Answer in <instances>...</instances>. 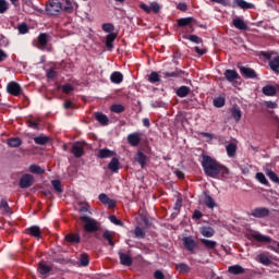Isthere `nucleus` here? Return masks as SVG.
Wrapping results in <instances>:
<instances>
[{"label": "nucleus", "mask_w": 279, "mask_h": 279, "mask_svg": "<svg viewBox=\"0 0 279 279\" xmlns=\"http://www.w3.org/2000/svg\"><path fill=\"white\" fill-rule=\"evenodd\" d=\"M38 123H40V120L34 121V120H27L26 125L31 128L32 130H38Z\"/></svg>", "instance_id": "052dcab7"}, {"label": "nucleus", "mask_w": 279, "mask_h": 279, "mask_svg": "<svg viewBox=\"0 0 279 279\" xmlns=\"http://www.w3.org/2000/svg\"><path fill=\"white\" fill-rule=\"evenodd\" d=\"M101 29H102V32H106V34H113L112 32H114V24L104 23L101 25Z\"/></svg>", "instance_id": "c03bdc74"}, {"label": "nucleus", "mask_w": 279, "mask_h": 279, "mask_svg": "<svg viewBox=\"0 0 279 279\" xmlns=\"http://www.w3.org/2000/svg\"><path fill=\"white\" fill-rule=\"evenodd\" d=\"M118 254H119L121 265H123L124 267H132V263H134V259H132V256L123 252H119Z\"/></svg>", "instance_id": "a211bd4d"}, {"label": "nucleus", "mask_w": 279, "mask_h": 279, "mask_svg": "<svg viewBox=\"0 0 279 279\" xmlns=\"http://www.w3.org/2000/svg\"><path fill=\"white\" fill-rule=\"evenodd\" d=\"M89 264H90V258L88 257V254H82L81 255V265L83 267H88Z\"/></svg>", "instance_id": "13d9d810"}, {"label": "nucleus", "mask_w": 279, "mask_h": 279, "mask_svg": "<svg viewBox=\"0 0 279 279\" xmlns=\"http://www.w3.org/2000/svg\"><path fill=\"white\" fill-rule=\"evenodd\" d=\"M102 238L105 239V241H108V244H109L111 247H114V240H112V233H110V231L106 230V231L102 233Z\"/></svg>", "instance_id": "37998d69"}, {"label": "nucleus", "mask_w": 279, "mask_h": 279, "mask_svg": "<svg viewBox=\"0 0 279 279\" xmlns=\"http://www.w3.org/2000/svg\"><path fill=\"white\" fill-rule=\"evenodd\" d=\"M148 82L150 84H156V82H160V74H158V72H151L148 75Z\"/></svg>", "instance_id": "8fccbe9b"}, {"label": "nucleus", "mask_w": 279, "mask_h": 279, "mask_svg": "<svg viewBox=\"0 0 279 279\" xmlns=\"http://www.w3.org/2000/svg\"><path fill=\"white\" fill-rule=\"evenodd\" d=\"M95 119L100 123V125H108L110 123V119H108V116L101 112H96L95 113Z\"/></svg>", "instance_id": "7c9ffc66"}, {"label": "nucleus", "mask_w": 279, "mask_h": 279, "mask_svg": "<svg viewBox=\"0 0 279 279\" xmlns=\"http://www.w3.org/2000/svg\"><path fill=\"white\" fill-rule=\"evenodd\" d=\"M66 14H73V4L71 1H66V5L62 9Z\"/></svg>", "instance_id": "0e129e2a"}, {"label": "nucleus", "mask_w": 279, "mask_h": 279, "mask_svg": "<svg viewBox=\"0 0 279 279\" xmlns=\"http://www.w3.org/2000/svg\"><path fill=\"white\" fill-rule=\"evenodd\" d=\"M34 184V175L26 173L20 179V189H29Z\"/></svg>", "instance_id": "ddd939ff"}, {"label": "nucleus", "mask_w": 279, "mask_h": 279, "mask_svg": "<svg viewBox=\"0 0 279 279\" xmlns=\"http://www.w3.org/2000/svg\"><path fill=\"white\" fill-rule=\"evenodd\" d=\"M133 232L135 234V239H145L146 236L145 230L141 227H135Z\"/></svg>", "instance_id": "09e8293b"}, {"label": "nucleus", "mask_w": 279, "mask_h": 279, "mask_svg": "<svg viewBox=\"0 0 279 279\" xmlns=\"http://www.w3.org/2000/svg\"><path fill=\"white\" fill-rule=\"evenodd\" d=\"M39 49H46L49 43V35L47 33H40L37 37Z\"/></svg>", "instance_id": "393cba45"}, {"label": "nucleus", "mask_w": 279, "mask_h": 279, "mask_svg": "<svg viewBox=\"0 0 279 279\" xmlns=\"http://www.w3.org/2000/svg\"><path fill=\"white\" fill-rule=\"evenodd\" d=\"M180 208H182V198L181 197L177 198V202L173 207L174 213L172 214V216L178 217V215H180Z\"/></svg>", "instance_id": "49530a36"}, {"label": "nucleus", "mask_w": 279, "mask_h": 279, "mask_svg": "<svg viewBox=\"0 0 279 279\" xmlns=\"http://www.w3.org/2000/svg\"><path fill=\"white\" fill-rule=\"evenodd\" d=\"M61 89H62V93H64L65 95H69L70 93H73L74 87H73V85L68 83V84L62 85Z\"/></svg>", "instance_id": "bf43d9fd"}, {"label": "nucleus", "mask_w": 279, "mask_h": 279, "mask_svg": "<svg viewBox=\"0 0 279 279\" xmlns=\"http://www.w3.org/2000/svg\"><path fill=\"white\" fill-rule=\"evenodd\" d=\"M228 272L232 274V276H241V274H245V268L241 265L229 266Z\"/></svg>", "instance_id": "bb28decb"}, {"label": "nucleus", "mask_w": 279, "mask_h": 279, "mask_svg": "<svg viewBox=\"0 0 279 279\" xmlns=\"http://www.w3.org/2000/svg\"><path fill=\"white\" fill-rule=\"evenodd\" d=\"M165 80H169V77L173 80H178V77H184L186 75V72L184 70H180L179 68H175L172 72H163L162 73Z\"/></svg>", "instance_id": "4468645a"}, {"label": "nucleus", "mask_w": 279, "mask_h": 279, "mask_svg": "<svg viewBox=\"0 0 279 279\" xmlns=\"http://www.w3.org/2000/svg\"><path fill=\"white\" fill-rule=\"evenodd\" d=\"M182 242H183V247H185V250L187 252H192L193 253L197 248V243L191 236L183 238Z\"/></svg>", "instance_id": "dca6fc26"}, {"label": "nucleus", "mask_w": 279, "mask_h": 279, "mask_svg": "<svg viewBox=\"0 0 279 279\" xmlns=\"http://www.w3.org/2000/svg\"><path fill=\"white\" fill-rule=\"evenodd\" d=\"M143 133L141 132H134L128 135L126 141L129 143V145H131V147H138V145H141V141Z\"/></svg>", "instance_id": "1a4fd4ad"}, {"label": "nucleus", "mask_w": 279, "mask_h": 279, "mask_svg": "<svg viewBox=\"0 0 279 279\" xmlns=\"http://www.w3.org/2000/svg\"><path fill=\"white\" fill-rule=\"evenodd\" d=\"M109 171H112V173H117L119 169H121V162H119V159L117 157H113L111 161L108 165Z\"/></svg>", "instance_id": "cd10ccee"}, {"label": "nucleus", "mask_w": 279, "mask_h": 279, "mask_svg": "<svg viewBox=\"0 0 279 279\" xmlns=\"http://www.w3.org/2000/svg\"><path fill=\"white\" fill-rule=\"evenodd\" d=\"M64 239L68 243H72V245H77V243H81V241H82L80 233H68L64 236Z\"/></svg>", "instance_id": "5701e85b"}, {"label": "nucleus", "mask_w": 279, "mask_h": 279, "mask_svg": "<svg viewBox=\"0 0 279 279\" xmlns=\"http://www.w3.org/2000/svg\"><path fill=\"white\" fill-rule=\"evenodd\" d=\"M240 73L245 80H256L258 77L256 71L247 66H240Z\"/></svg>", "instance_id": "9d476101"}, {"label": "nucleus", "mask_w": 279, "mask_h": 279, "mask_svg": "<svg viewBox=\"0 0 279 279\" xmlns=\"http://www.w3.org/2000/svg\"><path fill=\"white\" fill-rule=\"evenodd\" d=\"M175 269L179 271V274H189V271H191V267L185 263L177 264Z\"/></svg>", "instance_id": "e433bc0d"}, {"label": "nucleus", "mask_w": 279, "mask_h": 279, "mask_svg": "<svg viewBox=\"0 0 279 279\" xmlns=\"http://www.w3.org/2000/svg\"><path fill=\"white\" fill-rule=\"evenodd\" d=\"M175 94L181 98L184 99V97H189V95L191 94V87L186 86V85H182L180 86Z\"/></svg>", "instance_id": "a878e982"}, {"label": "nucleus", "mask_w": 279, "mask_h": 279, "mask_svg": "<svg viewBox=\"0 0 279 279\" xmlns=\"http://www.w3.org/2000/svg\"><path fill=\"white\" fill-rule=\"evenodd\" d=\"M109 221L114 223V226H123V221L119 220L114 215L109 216Z\"/></svg>", "instance_id": "e2e57ef3"}, {"label": "nucleus", "mask_w": 279, "mask_h": 279, "mask_svg": "<svg viewBox=\"0 0 279 279\" xmlns=\"http://www.w3.org/2000/svg\"><path fill=\"white\" fill-rule=\"evenodd\" d=\"M214 106L215 108H223L226 106V98L217 97L214 99Z\"/></svg>", "instance_id": "603ef678"}, {"label": "nucleus", "mask_w": 279, "mask_h": 279, "mask_svg": "<svg viewBox=\"0 0 279 279\" xmlns=\"http://www.w3.org/2000/svg\"><path fill=\"white\" fill-rule=\"evenodd\" d=\"M81 221H83L84 231L88 234H95V232H99V229L101 228V223L90 216H81Z\"/></svg>", "instance_id": "f03ea898"}, {"label": "nucleus", "mask_w": 279, "mask_h": 279, "mask_svg": "<svg viewBox=\"0 0 279 279\" xmlns=\"http://www.w3.org/2000/svg\"><path fill=\"white\" fill-rule=\"evenodd\" d=\"M232 25L233 27H235L236 29H240L241 32L247 31V24L241 17L233 19Z\"/></svg>", "instance_id": "b1692460"}, {"label": "nucleus", "mask_w": 279, "mask_h": 279, "mask_svg": "<svg viewBox=\"0 0 279 279\" xmlns=\"http://www.w3.org/2000/svg\"><path fill=\"white\" fill-rule=\"evenodd\" d=\"M113 156H117V153L114 150H110L109 148H101L97 153V158H100L101 160L112 158Z\"/></svg>", "instance_id": "6ab92c4d"}, {"label": "nucleus", "mask_w": 279, "mask_h": 279, "mask_svg": "<svg viewBox=\"0 0 279 279\" xmlns=\"http://www.w3.org/2000/svg\"><path fill=\"white\" fill-rule=\"evenodd\" d=\"M110 110L116 114H121V112H125V107L121 104H114L110 107Z\"/></svg>", "instance_id": "a19ab883"}, {"label": "nucleus", "mask_w": 279, "mask_h": 279, "mask_svg": "<svg viewBox=\"0 0 279 279\" xmlns=\"http://www.w3.org/2000/svg\"><path fill=\"white\" fill-rule=\"evenodd\" d=\"M203 217H204V214H202L199 209H195L192 216L193 219H202Z\"/></svg>", "instance_id": "338daca9"}, {"label": "nucleus", "mask_w": 279, "mask_h": 279, "mask_svg": "<svg viewBox=\"0 0 279 279\" xmlns=\"http://www.w3.org/2000/svg\"><path fill=\"white\" fill-rule=\"evenodd\" d=\"M199 232L206 239H211V236H215V229L213 227H202Z\"/></svg>", "instance_id": "c756f323"}, {"label": "nucleus", "mask_w": 279, "mask_h": 279, "mask_svg": "<svg viewBox=\"0 0 279 279\" xmlns=\"http://www.w3.org/2000/svg\"><path fill=\"white\" fill-rule=\"evenodd\" d=\"M201 243L206 247V250H215L217 247V242L207 239H201Z\"/></svg>", "instance_id": "4c0bfd02"}, {"label": "nucleus", "mask_w": 279, "mask_h": 279, "mask_svg": "<svg viewBox=\"0 0 279 279\" xmlns=\"http://www.w3.org/2000/svg\"><path fill=\"white\" fill-rule=\"evenodd\" d=\"M135 162L140 163L141 169H145V167H147V155L138 150L135 155Z\"/></svg>", "instance_id": "412c9836"}, {"label": "nucleus", "mask_w": 279, "mask_h": 279, "mask_svg": "<svg viewBox=\"0 0 279 279\" xmlns=\"http://www.w3.org/2000/svg\"><path fill=\"white\" fill-rule=\"evenodd\" d=\"M141 10L146 12V14H158L160 12V5L158 2H151L150 5H147L145 3L140 4Z\"/></svg>", "instance_id": "9b49d317"}, {"label": "nucleus", "mask_w": 279, "mask_h": 279, "mask_svg": "<svg viewBox=\"0 0 279 279\" xmlns=\"http://www.w3.org/2000/svg\"><path fill=\"white\" fill-rule=\"evenodd\" d=\"M62 12V2L60 0H50L46 4V14L48 16H58Z\"/></svg>", "instance_id": "20e7f679"}, {"label": "nucleus", "mask_w": 279, "mask_h": 279, "mask_svg": "<svg viewBox=\"0 0 279 279\" xmlns=\"http://www.w3.org/2000/svg\"><path fill=\"white\" fill-rule=\"evenodd\" d=\"M226 149L229 158H234V156H236V144L230 143L226 146Z\"/></svg>", "instance_id": "c9c22d12"}, {"label": "nucleus", "mask_w": 279, "mask_h": 279, "mask_svg": "<svg viewBox=\"0 0 279 279\" xmlns=\"http://www.w3.org/2000/svg\"><path fill=\"white\" fill-rule=\"evenodd\" d=\"M250 239H254L255 241H258V243H276V245H268V250H271V252L279 254V242L274 241L269 235L251 233Z\"/></svg>", "instance_id": "7ed1b4c3"}, {"label": "nucleus", "mask_w": 279, "mask_h": 279, "mask_svg": "<svg viewBox=\"0 0 279 279\" xmlns=\"http://www.w3.org/2000/svg\"><path fill=\"white\" fill-rule=\"evenodd\" d=\"M262 93H264L266 97H274L276 95V87L272 85H266L263 87Z\"/></svg>", "instance_id": "f704fd0d"}, {"label": "nucleus", "mask_w": 279, "mask_h": 279, "mask_svg": "<svg viewBox=\"0 0 279 279\" xmlns=\"http://www.w3.org/2000/svg\"><path fill=\"white\" fill-rule=\"evenodd\" d=\"M193 23H196L195 17H181L177 20L178 27H189L193 32Z\"/></svg>", "instance_id": "2eb2a0df"}, {"label": "nucleus", "mask_w": 279, "mask_h": 279, "mask_svg": "<svg viewBox=\"0 0 279 279\" xmlns=\"http://www.w3.org/2000/svg\"><path fill=\"white\" fill-rule=\"evenodd\" d=\"M202 158L203 171L208 178L217 179L219 175L221 178H228V175H230V170L213 157L202 155Z\"/></svg>", "instance_id": "f257e3e1"}, {"label": "nucleus", "mask_w": 279, "mask_h": 279, "mask_svg": "<svg viewBox=\"0 0 279 279\" xmlns=\"http://www.w3.org/2000/svg\"><path fill=\"white\" fill-rule=\"evenodd\" d=\"M225 77L230 83L236 82V80H241L239 72H236V70H230V69L225 71Z\"/></svg>", "instance_id": "aec40b11"}, {"label": "nucleus", "mask_w": 279, "mask_h": 279, "mask_svg": "<svg viewBox=\"0 0 279 279\" xmlns=\"http://www.w3.org/2000/svg\"><path fill=\"white\" fill-rule=\"evenodd\" d=\"M7 145L9 147H21L23 145V140H21V137H11L8 140Z\"/></svg>", "instance_id": "473e14b6"}, {"label": "nucleus", "mask_w": 279, "mask_h": 279, "mask_svg": "<svg viewBox=\"0 0 279 279\" xmlns=\"http://www.w3.org/2000/svg\"><path fill=\"white\" fill-rule=\"evenodd\" d=\"M276 52H267L263 51L262 56L265 60H268V66L270 71H274L277 75H279V56L271 58Z\"/></svg>", "instance_id": "39448f33"}, {"label": "nucleus", "mask_w": 279, "mask_h": 279, "mask_svg": "<svg viewBox=\"0 0 279 279\" xmlns=\"http://www.w3.org/2000/svg\"><path fill=\"white\" fill-rule=\"evenodd\" d=\"M256 180H258V182H260V184H264L265 186H269V181L267 180V178L265 177V174L263 172L256 173Z\"/></svg>", "instance_id": "de8ad7c7"}, {"label": "nucleus", "mask_w": 279, "mask_h": 279, "mask_svg": "<svg viewBox=\"0 0 279 279\" xmlns=\"http://www.w3.org/2000/svg\"><path fill=\"white\" fill-rule=\"evenodd\" d=\"M86 143L84 142H75L72 146V154L75 158H82L84 156V147Z\"/></svg>", "instance_id": "f8f14e48"}, {"label": "nucleus", "mask_w": 279, "mask_h": 279, "mask_svg": "<svg viewBox=\"0 0 279 279\" xmlns=\"http://www.w3.org/2000/svg\"><path fill=\"white\" fill-rule=\"evenodd\" d=\"M269 208L267 207H256L251 210V216L255 217V219H265L266 217H269Z\"/></svg>", "instance_id": "0eeeda50"}, {"label": "nucleus", "mask_w": 279, "mask_h": 279, "mask_svg": "<svg viewBox=\"0 0 279 279\" xmlns=\"http://www.w3.org/2000/svg\"><path fill=\"white\" fill-rule=\"evenodd\" d=\"M231 117L234 119V121H241V117H242V113H241V109L239 108H233L231 110Z\"/></svg>", "instance_id": "3c124183"}, {"label": "nucleus", "mask_w": 279, "mask_h": 279, "mask_svg": "<svg viewBox=\"0 0 279 279\" xmlns=\"http://www.w3.org/2000/svg\"><path fill=\"white\" fill-rule=\"evenodd\" d=\"M37 271L40 276H47V274H50L51 271V266H49L47 262L40 260L38 263Z\"/></svg>", "instance_id": "4be33fe9"}, {"label": "nucleus", "mask_w": 279, "mask_h": 279, "mask_svg": "<svg viewBox=\"0 0 279 279\" xmlns=\"http://www.w3.org/2000/svg\"><path fill=\"white\" fill-rule=\"evenodd\" d=\"M114 40H117V33L108 34L106 37L107 49H112L114 47Z\"/></svg>", "instance_id": "2f4dec72"}, {"label": "nucleus", "mask_w": 279, "mask_h": 279, "mask_svg": "<svg viewBox=\"0 0 279 279\" xmlns=\"http://www.w3.org/2000/svg\"><path fill=\"white\" fill-rule=\"evenodd\" d=\"M110 82L112 84H121L123 82V73L114 71L110 75Z\"/></svg>", "instance_id": "c85d7f7f"}, {"label": "nucleus", "mask_w": 279, "mask_h": 279, "mask_svg": "<svg viewBox=\"0 0 279 279\" xmlns=\"http://www.w3.org/2000/svg\"><path fill=\"white\" fill-rule=\"evenodd\" d=\"M7 93L13 97H19L23 93V88H21L19 83L11 81L7 85Z\"/></svg>", "instance_id": "423d86ee"}, {"label": "nucleus", "mask_w": 279, "mask_h": 279, "mask_svg": "<svg viewBox=\"0 0 279 279\" xmlns=\"http://www.w3.org/2000/svg\"><path fill=\"white\" fill-rule=\"evenodd\" d=\"M31 173H35L36 175H43L45 173V168L38 165H31L29 166Z\"/></svg>", "instance_id": "ea45409f"}, {"label": "nucleus", "mask_w": 279, "mask_h": 279, "mask_svg": "<svg viewBox=\"0 0 279 279\" xmlns=\"http://www.w3.org/2000/svg\"><path fill=\"white\" fill-rule=\"evenodd\" d=\"M8 12V1L0 0V14H5Z\"/></svg>", "instance_id": "680f3d73"}, {"label": "nucleus", "mask_w": 279, "mask_h": 279, "mask_svg": "<svg viewBox=\"0 0 279 279\" xmlns=\"http://www.w3.org/2000/svg\"><path fill=\"white\" fill-rule=\"evenodd\" d=\"M24 232L25 234H28V236H34V239L43 238V231H40V227L38 226L28 227Z\"/></svg>", "instance_id": "f3484780"}, {"label": "nucleus", "mask_w": 279, "mask_h": 279, "mask_svg": "<svg viewBox=\"0 0 279 279\" xmlns=\"http://www.w3.org/2000/svg\"><path fill=\"white\" fill-rule=\"evenodd\" d=\"M257 258H258L259 263L262 265H265L266 267H269V265H271V260L265 254H259L257 256Z\"/></svg>", "instance_id": "a18cd8bd"}, {"label": "nucleus", "mask_w": 279, "mask_h": 279, "mask_svg": "<svg viewBox=\"0 0 279 279\" xmlns=\"http://www.w3.org/2000/svg\"><path fill=\"white\" fill-rule=\"evenodd\" d=\"M231 8H240V10H255L256 5L245 0H233L231 3Z\"/></svg>", "instance_id": "6e6552de"}, {"label": "nucleus", "mask_w": 279, "mask_h": 279, "mask_svg": "<svg viewBox=\"0 0 279 279\" xmlns=\"http://www.w3.org/2000/svg\"><path fill=\"white\" fill-rule=\"evenodd\" d=\"M98 199H99V202H101V204H105V206H106V204H108L110 197H108L105 193H101V194H99Z\"/></svg>", "instance_id": "69168bd1"}, {"label": "nucleus", "mask_w": 279, "mask_h": 279, "mask_svg": "<svg viewBox=\"0 0 279 279\" xmlns=\"http://www.w3.org/2000/svg\"><path fill=\"white\" fill-rule=\"evenodd\" d=\"M49 136L47 135H39V136H36L34 137V143L36 145H47V143H49Z\"/></svg>", "instance_id": "58836bf2"}, {"label": "nucleus", "mask_w": 279, "mask_h": 279, "mask_svg": "<svg viewBox=\"0 0 279 279\" xmlns=\"http://www.w3.org/2000/svg\"><path fill=\"white\" fill-rule=\"evenodd\" d=\"M51 185L57 193H62V182L60 180H52Z\"/></svg>", "instance_id": "6e6d98bb"}, {"label": "nucleus", "mask_w": 279, "mask_h": 279, "mask_svg": "<svg viewBox=\"0 0 279 279\" xmlns=\"http://www.w3.org/2000/svg\"><path fill=\"white\" fill-rule=\"evenodd\" d=\"M184 40H190L191 43H194L195 45H202L204 43V39L197 35H183Z\"/></svg>", "instance_id": "72a5a7b5"}, {"label": "nucleus", "mask_w": 279, "mask_h": 279, "mask_svg": "<svg viewBox=\"0 0 279 279\" xmlns=\"http://www.w3.org/2000/svg\"><path fill=\"white\" fill-rule=\"evenodd\" d=\"M154 278H155V279H165V274L161 272V270H156V271L154 272Z\"/></svg>", "instance_id": "774afa93"}, {"label": "nucleus", "mask_w": 279, "mask_h": 279, "mask_svg": "<svg viewBox=\"0 0 279 279\" xmlns=\"http://www.w3.org/2000/svg\"><path fill=\"white\" fill-rule=\"evenodd\" d=\"M204 202H205V206H207V208H215V206H216L215 199L211 198L210 195H206Z\"/></svg>", "instance_id": "5fc2aeb1"}, {"label": "nucleus", "mask_w": 279, "mask_h": 279, "mask_svg": "<svg viewBox=\"0 0 279 279\" xmlns=\"http://www.w3.org/2000/svg\"><path fill=\"white\" fill-rule=\"evenodd\" d=\"M17 31H19V34H28L29 27H27L26 23H21L17 25Z\"/></svg>", "instance_id": "4d7b16f0"}, {"label": "nucleus", "mask_w": 279, "mask_h": 279, "mask_svg": "<svg viewBox=\"0 0 279 279\" xmlns=\"http://www.w3.org/2000/svg\"><path fill=\"white\" fill-rule=\"evenodd\" d=\"M46 77L48 80H56V77H58V72L56 71V69L50 68L46 71Z\"/></svg>", "instance_id": "864d4df0"}, {"label": "nucleus", "mask_w": 279, "mask_h": 279, "mask_svg": "<svg viewBox=\"0 0 279 279\" xmlns=\"http://www.w3.org/2000/svg\"><path fill=\"white\" fill-rule=\"evenodd\" d=\"M3 209V215H10L12 213V208H10V205L8 204V201L2 199L0 202V210Z\"/></svg>", "instance_id": "79ce46f5"}]
</instances>
